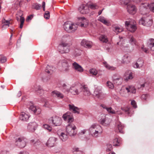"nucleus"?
<instances>
[{
	"label": "nucleus",
	"mask_w": 154,
	"mask_h": 154,
	"mask_svg": "<svg viewBox=\"0 0 154 154\" xmlns=\"http://www.w3.org/2000/svg\"><path fill=\"white\" fill-rule=\"evenodd\" d=\"M72 94L75 95L79 94L82 92L85 96H89L90 93L88 88L86 85L82 86L79 85L74 86H72L70 88V91Z\"/></svg>",
	"instance_id": "obj_1"
},
{
	"label": "nucleus",
	"mask_w": 154,
	"mask_h": 154,
	"mask_svg": "<svg viewBox=\"0 0 154 154\" xmlns=\"http://www.w3.org/2000/svg\"><path fill=\"white\" fill-rule=\"evenodd\" d=\"M70 38L69 37H67L65 41H62L60 43L58 46V50L61 53H67L69 51V47L72 45L71 41L69 40Z\"/></svg>",
	"instance_id": "obj_2"
},
{
	"label": "nucleus",
	"mask_w": 154,
	"mask_h": 154,
	"mask_svg": "<svg viewBox=\"0 0 154 154\" xmlns=\"http://www.w3.org/2000/svg\"><path fill=\"white\" fill-rule=\"evenodd\" d=\"M89 132L94 137H97L100 136L103 132L101 127L99 125L93 124L91 125L89 129Z\"/></svg>",
	"instance_id": "obj_3"
},
{
	"label": "nucleus",
	"mask_w": 154,
	"mask_h": 154,
	"mask_svg": "<svg viewBox=\"0 0 154 154\" xmlns=\"http://www.w3.org/2000/svg\"><path fill=\"white\" fill-rule=\"evenodd\" d=\"M140 10L141 14L143 15L146 14L150 10L154 12V3H151L150 4L147 3H142Z\"/></svg>",
	"instance_id": "obj_4"
},
{
	"label": "nucleus",
	"mask_w": 154,
	"mask_h": 154,
	"mask_svg": "<svg viewBox=\"0 0 154 154\" xmlns=\"http://www.w3.org/2000/svg\"><path fill=\"white\" fill-rule=\"evenodd\" d=\"M65 30L69 33H72L74 32L77 28V25L71 22H65L63 25Z\"/></svg>",
	"instance_id": "obj_5"
},
{
	"label": "nucleus",
	"mask_w": 154,
	"mask_h": 154,
	"mask_svg": "<svg viewBox=\"0 0 154 154\" xmlns=\"http://www.w3.org/2000/svg\"><path fill=\"white\" fill-rule=\"evenodd\" d=\"M140 24L149 26H151L152 23V20L150 16L142 17L139 21Z\"/></svg>",
	"instance_id": "obj_6"
},
{
	"label": "nucleus",
	"mask_w": 154,
	"mask_h": 154,
	"mask_svg": "<svg viewBox=\"0 0 154 154\" xmlns=\"http://www.w3.org/2000/svg\"><path fill=\"white\" fill-rule=\"evenodd\" d=\"M76 128L74 124H69L66 128V132L70 136H74L77 134Z\"/></svg>",
	"instance_id": "obj_7"
},
{
	"label": "nucleus",
	"mask_w": 154,
	"mask_h": 154,
	"mask_svg": "<svg viewBox=\"0 0 154 154\" xmlns=\"http://www.w3.org/2000/svg\"><path fill=\"white\" fill-rule=\"evenodd\" d=\"M27 139L23 137H21L16 138V144L20 148H24L26 145Z\"/></svg>",
	"instance_id": "obj_8"
},
{
	"label": "nucleus",
	"mask_w": 154,
	"mask_h": 154,
	"mask_svg": "<svg viewBox=\"0 0 154 154\" xmlns=\"http://www.w3.org/2000/svg\"><path fill=\"white\" fill-rule=\"evenodd\" d=\"M48 122L50 124H53L55 126H58L61 124L62 120L60 117L58 116L52 117L49 119Z\"/></svg>",
	"instance_id": "obj_9"
},
{
	"label": "nucleus",
	"mask_w": 154,
	"mask_h": 154,
	"mask_svg": "<svg viewBox=\"0 0 154 154\" xmlns=\"http://www.w3.org/2000/svg\"><path fill=\"white\" fill-rule=\"evenodd\" d=\"M125 24L127 30L131 32H134L136 29L135 24H132V23L130 21H127L125 22Z\"/></svg>",
	"instance_id": "obj_10"
},
{
	"label": "nucleus",
	"mask_w": 154,
	"mask_h": 154,
	"mask_svg": "<svg viewBox=\"0 0 154 154\" xmlns=\"http://www.w3.org/2000/svg\"><path fill=\"white\" fill-rule=\"evenodd\" d=\"M94 94L97 98L100 99H103L106 97V95L102 92L101 90L98 88L95 89Z\"/></svg>",
	"instance_id": "obj_11"
},
{
	"label": "nucleus",
	"mask_w": 154,
	"mask_h": 154,
	"mask_svg": "<svg viewBox=\"0 0 154 154\" xmlns=\"http://www.w3.org/2000/svg\"><path fill=\"white\" fill-rule=\"evenodd\" d=\"M116 125L117 127L115 129V131L116 132L120 133L121 134L123 133L124 128L123 125H122L119 121H118L116 123Z\"/></svg>",
	"instance_id": "obj_12"
},
{
	"label": "nucleus",
	"mask_w": 154,
	"mask_h": 154,
	"mask_svg": "<svg viewBox=\"0 0 154 154\" xmlns=\"http://www.w3.org/2000/svg\"><path fill=\"white\" fill-rule=\"evenodd\" d=\"M79 21V23L78 25L81 27H86L88 24V22L87 20L85 17H80L78 18Z\"/></svg>",
	"instance_id": "obj_13"
},
{
	"label": "nucleus",
	"mask_w": 154,
	"mask_h": 154,
	"mask_svg": "<svg viewBox=\"0 0 154 154\" xmlns=\"http://www.w3.org/2000/svg\"><path fill=\"white\" fill-rule=\"evenodd\" d=\"M62 70L64 72H67L69 70V66L67 60H62L61 61Z\"/></svg>",
	"instance_id": "obj_14"
},
{
	"label": "nucleus",
	"mask_w": 154,
	"mask_h": 154,
	"mask_svg": "<svg viewBox=\"0 0 154 154\" xmlns=\"http://www.w3.org/2000/svg\"><path fill=\"white\" fill-rule=\"evenodd\" d=\"M127 10L129 14H134L136 13L137 9L134 5L130 4L128 5L127 6Z\"/></svg>",
	"instance_id": "obj_15"
},
{
	"label": "nucleus",
	"mask_w": 154,
	"mask_h": 154,
	"mask_svg": "<svg viewBox=\"0 0 154 154\" xmlns=\"http://www.w3.org/2000/svg\"><path fill=\"white\" fill-rule=\"evenodd\" d=\"M57 140V138L54 137L50 138L46 143V145L49 147H53L55 145Z\"/></svg>",
	"instance_id": "obj_16"
},
{
	"label": "nucleus",
	"mask_w": 154,
	"mask_h": 154,
	"mask_svg": "<svg viewBox=\"0 0 154 154\" xmlns=\"http://www.w3.org/2000/svg\"><path fill=\"white\" fill-rule=\"evenodd\" d=\"M81 44L86 48H90L92 47L93 44L91 41L83 39L82 41Z\"/></svg>",
	"instance_id": "obj_17"
},
{
	"label": "nucleus",
	"mask_w": 154,
	"mask_h": 154,
	"mask_svg": "<svg viewBox=\"0 0 154 154\" xmlns=\"http://www.w3.org/2000/svg\"><path fill=\"white\" fill-rule=\"evenodd\" d=\"M58 134L60 138L63 141H66L68 138L66 132H58Z\"/></svg>",
	"instance_id": "obj_18"
},
{
	"label": "nucleus",
	"mask_w": 154,
	"mask_h": 154,
	"mask_svg": "<svg viewBox=\"0 0 154 154\" xmlns=\"http://www.w3.org/2000/svg\"><path fill=\"white\" fill-rule=\"evenodd\" d=\"M63 117L64 120H68L69 122H72L73 120L72 113L69 112H67L66 113L64 114L63 116Z\"/></svg>",
	"instance_id": "obj_19"
},
{
	"label": "nucleus",
	"mask_w": 154,
	"mask_h": 154,
	"mask_svg": "<svg viewBox=\"0 0 154 154\" xmlns=\"http://www.w3.org/2000/svg\"><path fill=\"white\" fill-rule=\"evenodd\" d=\"M79 10L81 13L84 14L89 12V9L87 6L84 5H82L80 6Z\"/></svg>",
	"instance_id": "obj_20"
},
{
	"label": "nucleus",
	"mask_w": 154,
	"mask_h": 154,
	"mask_svg": "<svg viewBox=\"0 0 154 154\" xmlns=\"http://www.w3.org/2000/svg\"><path fill=\"white\" fill-rule=\"evenodd\" d=\"M2 29H4L9 27V25L12 24L13 23L11 21L7 20L4 18L2 20Z\"/></svg>",
	"instance_id": "obj_21"
},
{
	"label": "nucleus",
	"mask_w": 154,
	"mask_h": 154,
	"mask_svg": "<svg viewBox=\"0 0 154 154\" xmlns=\"http://www.w3.org/2000/svg\"><path fill=\"white\" fill-rule=\"evenodd\" d=\"M37 126V124L35 122L29 123L27 126V128L29 131L33 132L35 131Z\"/></svg>",
	"instance_id": "obj_22"
},
{
	"label": "nucleus",
	"mask_w": 154,
	"mask_h": 154,
	"mask_svg": "<svg viewBox=\"0 0 154 154\" xmlns=\"http://www.w3.org/2000/svg\"><path fill=\"white\" fill-rule=\"evenodd\" d=\"M131 61V56L129 55L126 54L122 57V63L123 64H127L130 63Z\"/></svg>",
	"instance_id": "obj_23"
},
{
	"label": "nucleus",
	"mask_w": 154,
	"mask_h": 154,
	"mask_svg": "<svg viewBox=\"0 0 154 154\" xmlns=\"http://www.w3.org/2000/svg\"><path fill=\"white\" fill-rule=\"evenodd\" d=\"M72 66L75 70L79 72H81L83 71L82 67L75 62L72 63Z\"/></svg>",
	"instance_id": "obj_24"
},
{
	"label": "nucleus",
	"mask_w": 154,
	"mask_h": 154,
	"mask_svg": "<svg viewBox=\"0 0 154 154\" xmlns=\"http://www.w3.org/2000/svg\"><path fill=\"white\" fill-rule=\"evenodd\" d=\"M29 116L24 112H22L20 115V118L23 121H27L29 119Z\"/></svg>",
	"instance_id": "obj_25"
},
{
	"label": "nucleus",
	"mask_w": 154,
	"mask_h": 154,
	"mask_svg": "<svg viewBox=\"0 0 154 154\" xmlns=\"http://www.w3.org/2000/svg\"><path fill=\"white\" fill-rule=\"evenodd\" d=\"M69 109L70 111H72L74 113H79V109L75 106L73 104H69Z\"/></svg>",
	"instance_id": "obj_26"
},
{
	"label": "nucleus",
	"mask_w": 154,
	"mask_h": 154,
	"mask_svg": "<svg viewBox=\"0 0 154 154\" xmlns=\"http://www.w3.org/2000/svg\"><path fill=\"white\" fill-rule=\"evenodd\" d=\"M29 109L36 114H39L41 112V110L39 108L36 107L33 105L31 106L30 107Z\"/></svg>",
	"instance_id": "obj_27"
},
{
	"label": "nucleus",
	"mask_w": 154,
	"mask_h": 154,
	"mask_svg": "<svg viewBox=\"0 0 154 154\" xmlns=\"http://www.w3.org/2000/svg\"><path fill=\"white\" fill-rule=\"evenodd\" d=\"M147 44L148 47L151 50L154 51V39L153 38L149 39V40Z\"/></svg>",
	"instance_id": "obj_28"
},
{
	"label": "nucleus",
	"mask_w": 154,
	"mask_h": 154,
	"mask_svg": "<svg viewBox=\"0 0 154 154\" xmlns=\"http://www.w3.org/2000/svg\"><path fill=\"white\" fill-rule=\"evenodd\" d=\"M112 79L113 83L118 85L121 84L123 80L122 78L121 77L116 78L114 76L112 77Z\"/></svg>",
	"instance_id": "obj_29"
},
{
	"label": "nucleus",
	"mask_w": 154,
	"mask_h": 154,
	"mask_svg": "<svg viewBox=\"0 0 154 154\" xmlns=\"http://www.w3.org/2000/svg\"><path fill=\"white\" fill-rule=\"evenodd\" d=\"M32 88L34 90L35 92H37V93L39 94L43 91V90L41 87L36 85H34L32 87Z\"/></svg>",
	"instance_id": "obj_30"
},
{
	"label": "nucleus",
	"mask_w": 154,
	"mask_h": 154,
	"mask_svg": "<svg viewBox=\"0 0 154 154\" xmlns=\"http://www.w3.org/2000/svg\"><path fill=\"white\" fill-rule=\"evenodd\" d=\"M126 90L128 93L131 92L133 94H135L136 92V89L133 86L129 85L125 88Z\"/></svg>",
	"instance_id": "obj_31"
},
{
	"label": "nucleus",
	"mask_w": 154,
	"mask_h": 154,
	"mask_svg": "<svg viewBox=\"0 0 154 154\" xmlns=\"http://www.w3.org/2000/svg\"><path fill=\"white\" fill-rule=\"evenodd\" d=\"M143 64V60L141 59H138L134 66V67L135 68H140L142 66Z\"/></svg>",
	"instance_id": "obj_32"
},
{
	"label": "nucleus",
	"mask_w": 154,
	"mask_h": 154,
	"mask_svg": "<svg viewBox=\"0 0 154 154\" xmlns=\"http://www.w3.org/2000/svg\"><path fill=\"white\" fill-rule=\"evenodd\" d=\"M52 95L54 97H57L60 98H63V95L57 91H54L52 92Z\"/></svg>",
	"instance_id": "obj_33"
},
{
	"label": "nucleus",
	"mask_w": 154,
	"mask_h": 154,
	"mask_svg": "<svg viewBox=\"0 0 154 154\" xmlns=\"http://www.w3.org/2000/svg\"><path fill=\"white\" fill-rule=\"evenodd\" d=\"M121 144V139L120 137H116L113 140V145L114 146H119Z\"/></svg>",
	"instance_id": "obj_34"
},
{
	"label": "nucleus",
	"mask_w": 154,
	"mask_h": 154,
	"mask_svg": "<svg viewBox=\"0 0 154 154\" xmlns=\"http://www.w3.org/2000/svg\"><path fill=\"white\" fill-rule=\"evenodd\" d=\"M99 40L103 42L106 43L108 42L107 37L105 35H101L99 37Z\"/></svg>",
	"instance_id": "obj_35"
},
{
	"label": "nucleus",
	"mask_w": 154,
	"mask_h": 154,
	"mask_svg": "<svg viewBox=\"0 0 154 154\" xmlns=\"http://www.w3.org/2000/svg\"><path fill=\"white\" fill-rule=\"evenodd\" d=\"M110 123V122L108 121V120L106 118L103 119L101 121V124L105 126L108 125Z\"/></svg>",
	"instance_id": "obj_36"
},
{
	"label": "nucleus",
	"mask_w": 154,
	"mask_h": 154,
	"mask_svg": "<svg viewBox=\"0 0 154 154\" xmlns=\"http://www.w3.org/2000/svg\"><path fill=\"white\" fill-rule=\"evenodd\" d=\"M129 42L132 45H136L137 42L135 39L132 36L130 35L129 36Z\"/></svg>",
	"instance_id": "obj_37"
},
{
	"label": "nucleus",
	"mask_w": 154,
	"mask_h": 154,
	"mask_svg": "<svg viewBox=\"0 0 154 154\" xmlns=\"http://www.w3.org/2000/svg\"><path fill=\"white\" fill-rule=\"evenodd\" d=\"M62 91L63 92H68L70 91L69 86V85H67L64 84L62 85Z\"/></svg>",
	"instance_id": "obj_38"
},
{
	"label": "nucleus",
	"mask_w": 154,
	"mask_h": 154,
	"mask_svg": "<svg viewBox=\"0 0 154 154\" xmlns=\"http://www.w3.org/2000/svg\"><path fill=\"white\" fill-rule=\"evenodd\" d=\"M103 63L105 67L108 69L113 70L116 69L115 67L110 66L105 62H103Z\"/></svg>",
	"instance_id": "obj_39"
},
{
	"label": "nucleus",
	"mask_w": 154,
	"mask_h": 154,
	"mask_svg": "<svg viewBox=\"0 0 154 154\" xmlns=\"http://www.w3.org/2000/svg\"><path fill=\"white\" fill-rule=\"evenodd\" d=\"M123 29L121 27H119V26H116L114 27L113 30L115 32L116 34L118 33L119 32H120L123 31Z\"/></svg>",
	"instance_id": "obj_40"
},
{
	"label": "nucleus",
	"mask_w": 154,
	"mask_h": 154,
	"mask_svg": "<svg viewBox=\"0 0 154 154\" xmlns=\"http://www.w3.org/2000/svg\"><path fill=\"white\" fill-rule=\"evenodd\" d=\"M89 73L93 76H95L98 74L97 71L95 69H91L89 70Z\"/></svg>",
	"instance_id": "obj_41"
},
{
	"label": "nucleus",
	"mask_w": 154,
	"mask_h": 154,
	"mask_svg": "<svg viewBox=\"0 0 154 154\" xmlns=\"http://www.w3.org/2000/svg\"><path fill=\"white\" fill-rule=\"evenodd\" d=\"M98 20L99 21H100L105 25H107L108 24V22L105 19V18L103 17H99Z\"/></svg>",
	"instance_id": "obj_42"
},
{
	"label": "nucleus",
	"mask_w": 154,
	"mask_h": 154,
	"mask_svg": "<svg viewBox=\"0 0 154 154\" xmlns=\"http://www.w3.org/2000/svg\"><path fill=\"white\" fill-rule=\"evenodd\" d=\"M19 17H20V28H22L25 20V19L24 17H22L20 16Z\"/></svg>",
	"instance_id": "obj_43"
},
{
	"label": "nucleus",
	"mask_w": 154,
	"mask_h": 154,
	"mask_svg": "<svg viewBox=\"0 0 154 154\" xmlns=\"http://www.w3.org/2000/svg\"><path fill=\"white\" fill-rule=\"evenodd\" d=\"M41 7V5H40V4H38L37 3L34 4L32 5V8L36 10L39 9Z\"/></svg>",
	"instance_id": "obj_44"
},
{
	"label": "nucleus",
	"mask_w": 154,
	"mask_h": 154,
	"mask_svg": "<svg viewBox=\"0 0 154 154\" xmlns=\"http://www.w3.org/2000/svg\"><path fill=\"white\" fill-rule=\"evenodd\" d=\"M7 61V58L3 55H1V63H3Z\"/></svg>",
	"instance_id": "obj_45"
},
{
	"label": "nucleus",
	"mask_w": 154,
	"mask_h": 154,
	"mask_svg": "<svg viewBox=\"0 0 154 154\" xmlns=\"http://www.w3.org/2000/svg\"><path fill=\"white\" fill-rule=\"evenodd\" d=\"M121 109L123 111H125L128 114H129V111L130 110V108L128 107H122Z\"/></svg>",
	"instance_id": "obj_46"
},
{
	"label": "nucleus",
	"mask_w": 154,
	"mask_h": 154,
	"mask_svg": "<svg viewBox=\"0 0 154 154\" xmlns=\"http://www.w3.org/2000/svg\"><path fill=\"white\" fill-rule=\"evenodd\" d=\"M106 110L109 113L112 114H116L115 111L111 107L108 108Z\"/></svg>",
	"instance_id": "obj_47"
},
{
	"label": "nucleus",
	"mask_w": 154,
	"mask_h": 154,
	"mask_svg": "<svg viewBox=\"0 0 154 154\" xmlns=\"http://www.w3.org/2000/svg\"><path fill=\"white\" fill-rule=\"evenodd\" d=\"M43 126L44 128L45 129L47 130L49 132H51V131L52 128L48 125L47 124H45Z\"/></svg>",
	"instance_id": "obj_48"
},
{
	"label": "nucleus",
	"mask_w": 154,
	"mask_h": 154,
	"mask_svg": "<svg viewBox=\"0 0 154 154\" xmlns=\"http://www.w3.org/2000/svg\"><path fill=\"white\" fill-rule=\"evenodd\" d=\"M107 85L109 88L111 89H113L114 87L113 84L111 82L109 81L107 82Z\"/></svg>",
	"instance_id": "obj_49"
},
{
	"label": "nucleus",
	"mask_w": 154,
	"mask_h": 154,
	"mask_svg": "<svg viewBox=\"0 0 154 154\" xmlns=\"http://www.w3.org/2000/svg\"><path fill=\"white\" fill-rule=\"evenodd\" d=\"M44 17L46 19H48L50 17V12L48 11H46L44 14Z\"/></svg>",
	"instance_id": "obj_50"
},
{
	"label": "nucleus",
	"mask_w": 154,
	"mask_h": 154,
	"mask_svg": "<svg viewBox=\"0 0 154 154\" xmlns=\"http://www.w3.org/2000/svg\"><path fill=\"white\" fill-rule=\"evenodd\" d=\"M88 8H89L92 9H97L98 8V6L96 4H92L89 5Z\"/></svg>",
	"instance_id": "obj_51"
},
{
	"label": "nucleus",
	"mask_w": 154,
	"mask_h": 154,
	"mask_svg": "<svg viewBox=\"0 0 154 154\" xmlns=\"http://www.w3.org/2000/svg\"><path fill=\"white\" fill-rule=\"evenodd\" d=\"M42 143L39 140H37L35 141L34 144V146H37L38 145H41Z\"/></svg>",
	"instance_id": "obj_52"
},
{
	"label": "nucleus",
	"mask_w": 154,
	"mask_h": 154,
	"mask_svg": "<svg viewBox=\"0 0 154 154\" xmlns=\"http://www.w3.org/2000/svg\"><path fill=\"white\" fill-rule=\"evenodd\" d=\"M148 96V94H143L142 95L141 98L143 100H146Z\"/></svg>",
	"instance_id": "obj_53"
},
{
	"label": "nucleus",
	"mask_w": 154,
	"mask_h": 154,
	"mask_svg": "<svg viewBox=\"0 0 154 154\" xmlns=\"http://www.w3.org/2000/svg\"><path fill=\"white\" fill-rule=\"evenodd\" d=\"M51 67L49 66H48L46 67V69L45 70V72H47L48 73H49L50 72V71H51Z\"/></svg>",
	"instance_id": "obj_54"
},
{
	"label": "nucleus",
	"mask_w": 154,
	"mask_h": 154,
	"mask_svg": "<svg viewBox=\"0 0 154 154\" xmlns=\"http://www.w3.org/2000/svg\"><path fill=\"white\" fill-rule=\"evenodd\" d=\"M133 78V76L132 75V74L131 72L129 75L128 76V77L126 78V80H128L130 79H132Z\"/></svg>",
	"instance_id": "obj_55"
},
{
	"label": "nucleus",
	"mask_w": 154,
	"mask_h": 154,
	"mask_svg": "<svg viewBox=\"0 0 154 154\" xmlns=\"http://www.w3.org/2000/svg\"><path fill=\"white\" fill-rule=\"evenodd\" d=\"M86 131V130H83L81 131L80 132H79L78 133V135L79 136H80L81 135L84 134L85 132Z\"/></svg>",
	"instance_id": "obj_56"
},
{
	"label": "nucleus",
	"mask_w": 154,
	"mask_h": 154,
	"mask_svg": "<svg viewBox=\"0 0 154 154\" xmlns=\"http://www.w3.org/2000/svg\"><path fill=\"white\" fill-rule=\"evenodd\" d=\"M112 149V146L111 144L109 145L108 146L106 149V151H111Z\"/></svg>",
	"instance_id": "obj_57"
},
{
	"label": "nucleus",
	"mask_w": 154,
	"mask_h": 154,
	"mask_svg": "<svg viewBox=\"0 0 154 154\" xmlns=\"http://www.w3.org/2000/svg\"><path fill=\"white\" fill-rule=\"evenodd\" d=\"M121 42V41H120V42H117V44L118 45H119V44H120V43ZM121 47H122V48H123V47H127L128 46H127V45H124L125 44V43H122L121 42Z\"/></svg>",
	"instance_id": "obj_58"
},
{
	"label": "nucleus",
	"mask_w": 154,
	"mask_h": 154,
	"mask_svg": "<svg viewBox=\"0 0 154 154\" xmlns=\"http://www.w3.org/2000/svg\"><path fill=\"white\" fill-rule=\"evenodd\" d=\"M131 104L134 108H136L137 107L136 103L134 100H132L131 101Z\"/></svg>",
	"instance_id": "obj_59"
},
{
	"label": "nucleus",
	"mask_w": 154,
	"mask_h": 154,
	"mask_svg": "<svg viewBox=\"0 0 154 154\" xmlns=\"http://www.w3.org/2000/svg\"><path fill=\"white\" fill-rule=\"evenodd\" d=\"M141 49L143 51L146 53H148V50L147 48H144V46L141 47Z\"/></svg>",
	"instance_id": "obj_60"
},
{
	"label": "nucleus",
	"mask_w": 154,
	"mask_h": 154,
	"mask_svg": "<svg viewBox=\"0 0 154 154\" xmlns=\"http://www.w3.org/2000/svg\"><path fill=\"white\" fill-rule=\"evenodd\" d=\"M44 105L45 107H50L49 102L47 101H45Z\"/></svg>",
	"instance_id": "obj_61"
},
{
	"label": "nucleus",
	"mask_w": 154,
	"mask_h": 154,
	"mask_svg": "<svg viewBox=\"0 0 154 154\" xmlns=\"http://www.w3.org/2000/svg\"><path fill=\"white\" fill-rule=\"evenodd\" d=\"M32 17H33L32 15H29V16H28L27 19L26 20V21L31 20L32 19Z\"/></svg>",
	"instance_id": "obj_62"
},
{
	"label": "nucleus",
	"mask_w": 154,
	"mask_h": 154,
	"mask_svg": "<svg viewBox=\"0 0 154 154\" xmlns=\"http://www.w3.org/2000/svg\"><path fill=\"white\" fill-rule=\"evenodd\" d=\"M1 154H10L9 152L7 151H2V153Z\"/></svg>",
	"instance_id": "obj_63"
},
{
	"label": "nucleus",
	"mask_w": 154,
	"mask_h": 154,
	"mask_svg": "<svg viewBox=\"0 0 154 154\" xmlns=\"http://www.w3.org/2000/svg\"><path fill=\"white\" fill-rule=\"evenodd\" d=\"M19 154H29L26 151H23L20 152L19 153Z\"/></svg>",
	"instance_id": "obj_64"
}]
</instances>
